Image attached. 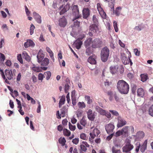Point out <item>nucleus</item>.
Returning <instances> with one entry per match:
<instances>
[{
    "label": "nucleus",
    "mask_w": 153,
    "mask_h": 153,
    "mask_svg": "<svg viewBox=\"0 0 153 153\" xmlns=\"http://www.w3.org/2000/svg\"><path fill=\"white\" fill-rule=\"evenodd\" d=\"M91 47L93 48H96L101 47L102 45V40L100 38H95L93 39L92 38H89L85 42V45L87 49L86 53L88 55L91 52L90 50L91 48Z\"/></svg>",
    "instance_id": "obj_1"
},
{
    "label": "nucleus",
    "mask_w": 153,
    "mask_h": 153,
    "mask_svg": "<svg viewBox=\"0 0 153 153\" xmlns=\"http://www.w3.org/2000/svg\"><path fill=\"white\" fill-rule=\"evenodd\" d=\"M129 86L128 84L123 80L118 81L117 88L119 92L122 94H127L129 90Z\"/></svg>",
    "instance_id": "obj_2"
},
{
    "label": "nucleus",
    "mask_w": 153,
    "mask_h": 153,
    "mask_svg": "<svg viewBox=\"0 0 153 153\" xmlns=\"http://www.w3.org/2000/svg\"><path fill=\"white\" fill-rule=\"evenodd\" d=\"M109 54V50L106 47L103 48L101 51V58L103 62H106L108 60Z\"/></svg>",
    "instance_id": "obj_3"
},
{
    "label": "nucleus",
    "mask_w": 153,
    "mask_h": 153,
    "mask_svg": "<svg viewBox=\"0 0 153 153\" xmlns=\"http://www.w3.org/2000/svg\"><path fill=\"white\" fill-rule=\"evenodd\" d=\"M92 19L93 22L94 24H92L91 25L89 29L90 30L93 31L94 32L97 33L100 32V30L97 25L98 21L96 16L95 15L93 16Z\"/></svg>",
    "instance_id": "obj_4"
},
{
    "label": "nucleus",
    "mask_w": 153,
    "mask_h": 153,
    "mask_svg": "<svg viewBox=\"0 0 153 153\" xmlns=\"http://www.w3.org/2000/svg\"><path fill=\"white\" fill-rule=\"evenodd\" d=\"M126 143L125 146L122 148L123 151L129 153L133 149L134 146L131 143L130 141L128 140H126Z\"/></svg>",
    "instance_id": "obj_5"
},
{
    "label": "nucleus",
    "mask_w": 153,
    "mask_h": 153,
    "mask_svg": "<svg viewBox=\"0 0 153 153\" xmlns=\"http://www.w3.org/2000/svg\"><path fill=\"white\" fill-rule=\"evenodd\" d=\"M76 19H75V17H74L73 19V21L74 22L73 25L71 26V27L72 28V30L71 33V35H72L73 33H75L78 31L79 27L80 22H79L76 20Z\"/></svg>",
    "instance_id": "obj_6"
},
{
    "label": "nucleus",
    "mask_w": 153,
    "mask_h": 153,
    "mask_svg": "<svg viewBox=\"0 0 153 153\" xmlns=\"http://www.w3.org/2000/svg\"><path fill=\"white\" fill-rule=\"evenodd\" d=\"M100 133V132L98 129L92 127L91 128L89 135L92 138L94 139L95 137H98Z\"/></svg>",
    "instance_id": "obj_7"
},
{
    "label": "nucleus",
    "mask_w": 153,
    "mask_h": 153,
    "mask_svg": "<svg viewBox=\"0 0 153 153\" xmlns=\"http://www.w3.org/2000/svg\"><path fill=\"white\" fill-rule=\"evenodd\" d=\"M72 13L75 19H78L81 17V15L79 14V10L78 6L74 5L72 7Z\"/></svg>",
    "instance_id": "obj_8"
},
{
    "label": "nucleus",
    "mask_w": 153,
    "mask_h": 153,
    "mask_svg": "<svg viewBox=\"0 0 153 153\" xmlns=\"http://www.w3.org/2000/svg\"><path fill=\"white\" fill-rule=\"evenodd\" d=\"M67 111V108L65 106L63 107L62 109L61 110V114H59V111H57L56 112V115L58 119H60L61 117H64Z\"/></svg>",
    "instance_id": "obj_9"
},
{
    "label": "nucleus",
    "mask_w": 153,
    "mask_h": 153,
    "mask_svg": "<svg viewBox=\"0 0 153 153\" xmlns=\"http://www.w3.org/2000/svg\"><path fill=\"white\" fill-rule=\"evenodd\" d=\"M105 129L107 133L109 134H110L112 133L114 129L115 126L114 124L113 123H110L105 126Z\"/></svg>",
    "instance_id": "obj_10"
},
{
    "label": "nucleus",
    "mask_w": 153,
    "mask_h": 153,
    "mask_svg": "<svg viewBox=\"0 0 153 153\" xmlns=\"http://www.w3.org/2000/svg\"><path fill=\"white\" fill-rule=\"evenodd\" d=\"M88 118L91 121H94L96 116L97 114L95 112H93L91 109H89L87 112Z\"/></svg>",
    "instance_id": "obj_11"
},
{
    "label": "nucleus",
    "mask_w": 153,
    "mask_h": 153,
    "mask_svg": "<svg viewBox=\"0 0 153 153\" xmlns=\"http://www.w3.org/2000/svg\"><path fill=\"white\" fill-rule=\"evenodd\" d=\"M97 7L98 11L101 17L103 19H105L106 18V14L102 8L100 4L98 3L97 4Z\"/></svg>",
    "instance_id": "obj_12"
},
{
    "label": "nucleus",
    "mask_w": 153,
    "mask_h": 153,
    "mask_svg": "<svg viewBox=\"0 0 153 153\" xmlns=\"http://www.w3.org/2000/svg\"><path fill=\"white\" fill-rule=\"evenodd\" d=\"M121 59L123 62L124 64L126 65L130 63L131 65H132V62L131 60L130 59L129 57H128L129 61L128 60V59L126 57L124 54H122L121 57Z\"/></svg>",
    "instance_id": "obj_13"
},
{
    "label": "nucleus",
    "mask_w": 153,
    "mask_h": 153,
    "mask_svg": "<svg viewBox=\"0 0 153 153\" xmlns=\"http://www.w3.org/2000/svg\"><path fill=\"white\" fill-rule=\"evenodd\" d=\"M5 76L8 80H11L13 79V75L11 70L6 69L5 71Z\"/></svg>",
    "instance_id": "obj_14"
},
{
    "label": "nucleus",
    "mask_w": 153,
    "mask_h": 153,
    "mask_svg": "<svg viewBox=\"0 0 153 153\" xmlns=\"http://www.w3.org/2000/svg\"><path fill=\"white\" fill-rule=\"evenodd\" d=\"M67 24V21L64 16H63L59 20V25L61 27H65Z\"/></svg>",
    "instance_id": "obj_15"
},
{
    "label": "nucleus",
    "mask_w": 153,
    "mask_h": 153,
    "mask_svg": "<svg viewBox=\"0 0 153 153\" xmlns=\"http://www.w3.org/2000/svg\"><path fill=\"white\" fill-rule=\"evenodd\" d=\"M118 122L117 125V126L118 128L122 127L126 123V122L125 120L120 117H118Z\"/></svg>",
    "instance_id": "obj_16"
},
{
    "label": "nucleus",
    "mask_w": 153,
    "mask_h": 153,
    "mask_svg": "<svg viewBox=\"0 0 153 153\" xmlns=\"http://www.w3.org/2000/svg\"><path fill=\"white\" fill-rule=\"evenodd\" d=\"M130 128L129 126H125L121 130L122 132V135L125 137H127L129 135V131Z\"/></svg>",
    "instance_id": "obj_17"
},
{
    "label": "nucleus",
    "mask_w": 153,
    "mask_h": 153,
    "mask_svg": "<svg viewBox=\"0 0 153 153\" xmlns=\"http://www.w3.org/2000/svg\"><path fill=\"white\" fill-rule=\"evenodd\" d=\"M45 56V55L43 53V51L40 49L38 52L37 55V58L38 59V62L40 63L42 62Z\"/></svg>",
    "instance_id": "obj_18"
},
{
    "label": "nucleus",
    "mask_w": 153,
    "mask_h": 153,
    "mask_svg": "<svg viewBox=\"0 0 153 153\" xmlns=\"http://www.w3.org/2000/svg\"><path fill=\"white\" fill-rule=\"evenodd\" d=\"M35 45V44L33 41L30 39H27V42L24 44V46L25 48H27L30 46L33 47Z\"/></svg>",
    "instance_id": "obj_19"
},
{
    "label": "nucleus",
    "mask_w": 153,
    "mask_h": 153,
    "mask_svg": "<svg viewBox=\"0 0 153 153\" xmlns=\"http://www.w3.org/2000/svg\"><path fill=\"white\" fill-rule=\"evenodd\" d=\"M112 153H120L121 151L119 148V145H115L113 146L111 149Z\"/></svg>",
    "instance_id": "obj_20"
},
{
    "label": "nucleus",
    "mask_w": 153,
    "mask_h": 153,
    "mask_svg": "<svg viewBox=\"0 0 153 153\" xmlns=\"http://www.w3.org/2000/svg\"><path fill=\"white\" fill-rule=\"evenodd\" d=\"M96 56L94 55L90 56L88 59V62L91 64H95L96 63Z\"/></svg>",
    "instance_id": "obj_21"
},
{
    "label": "nucleus",
    "mask_w": 153,
    "mask_h": 153,
    "mask_svg": "<svg viewBox=\"0 0 153 153\" xmlns=\"http://www.w3.org/2000/svg\"><path fill=\"white\" fill-rule=\"evenodd\" d=\"M144 136V133L142 131H139L137 132L136 135V139L137 140H139L143 138Z\"/></svg>",
    "instance_id": "obj_22"
},
{
    "label": "nucleus",
    "mask_w": 153,
    "mask_h": 153,
    "mask_svg": "<svg viewBox=\"0 0 153 153\" xmlns=\"http://www.w3.org/2000/svg\"><path fill=\"white\" fill-rule=\"evenodd\" d=\"M33 15L37 23L39 24L41 23L42 22L41 16L35 12L33 13Z\"/></svg>",
    "instance_id": "obj_23"
},
{
    "label": "nucleus",
    "mask_w": 153,
    "mask_h": 153,
    "mask_svg": "<svg viewBox=\"0 0 153 153\" xmlns=\"http://www.w3.org/2000/svg\"><path fill=\"white\" fill-rule=\"evenodd\" d=\"M83 17L86 19L89 15V10L88 8H84L82 10Z\"/></svg>",
    "instance_id": "obj_24"
},
{
    "label": "nucleus",
    "mask_w": 153,
    "mask_h": 153,
    "mask_svg": "<svg viewBox=\"0 0 153 153\" xmlns=\"http://www.w3.org/2000/svg\"><path fill=\"white\" fill-rule=\"evenodd\" d=\"M70 5L69 4L67 3L66 5L64 7V8L60 12V14L62 15L65 13L66 12L67 10H69L70 8Z\"/></svg>",
    "instance_id": "obj_25"
},
{
    "label": "nucleus",
    "mask_w": 153,
    "mask_h": 153,
    "mask_svg": "<svg viewBox=\"0 0 153 153\" xmlns=\"http://www.w3.org/2000/svg\"><path fill=\"white\" fill-rule=\"evenodd\" d=\"M137 94L138 96L143 97L144 95V91L142 88H140L137 90Z\"/></svg>",
    "instance_id": "obj_26"
},
{
    "label": "nucleus",
    "mask_w": 153,
    "mask_h": 153,
    "mask_svg": "<svg viewBox=\"0 0 153 153\" xmlns=\"http://www.w3.org/2000/svg\"><path fill=\"white\" fill-rule=\"evenodd\" d=\"M121 9V7H119L116 8L115 10H114V11H112L111 9V11L113 12L114 13H115V14L116 16H119L120 15Z\"/></svg>",
    "instance_id": "obj_27"
},
{
    "label": "nucleus",
    "mask_w": 153,
    "mask_h": 153,
    "mask_svg": "<svg viewBox=\"0 0 153 153\" xmlns=\"http://www.w3.org/2000/svg\"><path fill=\"white\" fill-rule=\"evenodd\" d=\"M74 44L75 45L76 48L78 49L80 48L82 44V42L78 39H77L75 42Z\"/></svg>",
    "instance_id": "obj_28"
},
{
    "label": "nucleus",
    "mask_w": 153,
    "mask_h": 153,
    "mask_svg": "<svg viewBox=\"0 0 153 153\" xmlns=\"http://www.w3.org/2000/svg\"><path fill=\"white\" fill-rule=\"evenodd\" d=\"M110 71L112 74H114L117 72L118 70L117 66H112L110 68Z\"/></svg>",
    "instance_id": "obj_29"
},
{
    "label": "nucleus",
    "mask_w": 153,
    "mask_h": 153,
    "mask_svg": "<svg viewBox=\"0 0 153 153\" xmlns=\"http://www.w3.org/2000/svg\"><path fill=\"white\" fill-rule=\"evenodd\" d=\"M147 141L145 140L143 144L141 146L140 151L142 152H144L147 148Z\"/></svg>",
    "instance_id": "obj_30"
},
{
    "label": "nucleus",
    "mask_w": 153,
    "mask_h": 153,
    "mask_svg": "<svg viewBox=\"0 0 153 153\" xmlns=\"http://www.w3.org/2000/svg\"><path fill=\"white\" fill-rule=\"evenodd\" d=\"M0 74L1 75L2 78L4 80V81L5 82L7 83V84H9L10 82L9 81L7 80L6 79V77H5V76L4 74V72L2 69H1L0 68Z\"/></svg>",
    "instance_id": "obj_31"
},
{
    "label": "nucleus",
    "mask_w": 153,
    "mask_h": 153,
    "mask_svg": "<svg viewBox=\"0 0 153 153\" xmlns=\"http://www.w3.org/2000/svg\"><path fill=\"white\" fill-rule=\"evenodd\" d=\"M96 109L97 111H98L100 114L104 115L106 113V111L103 110L99 106H96Z\"/></svg>",
    "instance_id": "obj_32"
},
{
    "label": "nucleus",
    "mask_w": 153,
    "mask_h": 153,
    "mask_svg": "<svg viewBox=\"0 0 153 153\" xmlns=\"http://www.w3.org/2000/svg\"><path fill=\"white\" fill-rule=\"evenodd\" d=\"M65 101V96H62L60 99L59 104V107L61 108L64 103Z\"/></svg>",
    "instance_id": "obj_33"
},
{
    "label": "nucleus",
    "mask_w": 153,
    "mask_h": 153,
    "mask_svg": "<svg viewBox=\"0 0 153 153\" xmlns=\"http://www.w3.org/2000/svg\"><path fill=\"white\" fill-rule=\"evenodd\" d=\"M22 56L27 61H29L30 60V57L27 54V53L26 51H24L22 53Z\"/></svg>",
    "instance_id": "obj_34"
},
{
    "label": "nucleus",
    "mask_w": 153,
    "mask_h": 153,
    "mask_svg": "<svg viewBox=\"0 0 153 153\" xmlns=\"http://www.w3.org/2000/svg\"><path fill=\"white\" fill-rule=\"evenodd\" d=\"M80 124L82 125V126L83 127H85L87 124L86 120L85 118L83 117L82 119H81L80 121Z\"/></svg>",
    "instance_id": "obj_35"
},
{
    "label": "nucleus",
    "mask_w": 153,
    "mask_h": 153,
    "mask_svg": "<svg viewBox=\"0 0 153 153\" xmlns=\"http://www.w3.org/2000/svg\"><path fill=\"white\" fill-rule=\"evenodd\" d=\"M42 65L43 66H46L48 65L49 62V59L46 58H45L44 60L42 61Z\"/></svg>",
    "instance_id": "obj_36"
},
{
    "label": "nucleus",
    "mask_w": 153,
    "mask_h": 153,
    "mask_svg": "<svg viewBox=\"0 0 153 153\" xmlns=\"http://www.w3.org/2000/svg\"><path fill=\"white\" fill-rule=\"evenodd\" d=\"M26 97L28 100H30V102L32 104H35L36 101L33 98L31 97L28 94H26Z\"/></svg>",
    "instance_id": "obj_37"
},
{
    "label": "nucleus",
    "mask_w": 153,
    "mask_h": 153,
    "mask_svg": "<svg viewBox=\"0 0 153 153\" xmlns=\"http://www.w3.org/2000/svg\"><path fill=\"white\" fill-rule=\"evenodd\" d=\"M63 133L64 135L66 136H69L71 134L70 131L66 128L63 129Z\"/></svg>",
    "instance_id": "obj_38"
},
{
    "label": "nucleus",
    "mask_w": 153,
    "mask_h": 153,
    "mask_svg": "<svg viewBox=\"0 0 153 153\" xmlns=\"http://www.w3.org/2000/svg\"><path fill=\"white\" fill-rule=\"evenodd\" d=\"M59 143L62 144V146H63L65 144L66 142V140L64 137H61L59 140Z\"/></svg>",
    "instance_id": "obj_39"
},
{
    "label": "nucleus",
    "mask_w": 153,
    "mask_h": 153,
    "mask_svg": "<svg viewBox=\"0 0 153 153\" xmlns=\"http://www.w3.org/2000/svg\"><path fill=\"white\" fill-rule=\"evenodd\" d=\"M78 107L80 109H82L85 108V104L83 102H79L78 103Z\"/></svg>",
    "instance_id": "obj_40"
},
{
    "label": "nucleus",
    "mask_w": 153,
    "mask_h": 153,
    "mask_svg": "<svg viewBox=\"0 0 153 153\" xmlns=\"http://www.w3.org/2000/svg\"><path fill=\"white\" fill-rule=\"evenodd\" d=\"M140 77L141 78V80L143 82L146 81L148 78V76L147 75L143 74H141Z\"/></svg>",
    "instance_id": "obj_41"
},
{
    "label": "nucleus",
    "mask_w": 153,
    "mask_h": 153,
    "mask_svg": "<svg viewBox=\"0 0 153 153\" xmlns=\"http://www.w3.org/2000/svg\"><path fill=\"white\" fill-rule=\"evenodd\" d=\"M33 70L35 72H39L42 71V68L39 67H34L32 68Z\"/></svg>",
    "instance_id": "obj_42"
},
{
    "label": "nucleus",
    "mask_w": 153,
    "mask_h": 153,
    "mask_svg": "<svg viewBox=\"0 0 153 153\" xmlns=\"http://www.w3.org/2000/svg\"><path fill=\"white\" fill-rule=\"evenodd\" d=\"M71 98L72 100V103L73 105H76V100L74 96V94H73V92L72 93Z\"/></svg>",
    "instance_id": "obj_43"
},
{
    "label": "nucleus",
    "mask_w": 153,
    "mask_h": 153,
    "mask_svg": "<svg viewBox=\"0 0 153 153\" xmlns=\"http://www.w3.org/2000/svg\"><path fill=\"white\" fill-rule=\"evenodd\" d=\"M35 28V26L33 24H31L30 25V35H32L34 33V30Z\"/></svg>",
    "instance_id": "obj_44"
},
{
    "label": "nucleus",
    "mask_w": 153,
    "mask_h": 153,
    "mask_svg": "<svg viewBox=\"0 0 153 153\" xmlns=\"http://www.w3.org/2000/svg\"><path fill=\"white\" fill-rule=\"evenodd\" d=\"M45 74L46 76V79L47 80H49L51 76V72L49 71H47L45 73Z\"/></svg>",
    "instance_id": "obj_45"
},
{
    "label": "nucleus",
    "mask_w": 153,
    "mask_h": 153,
    "mask_svg": "<svg viewBox=\"0 0 153 153\" xmlns=\"http://www.w3.org/2000/svg\"><path fill=\"white\" fill-rule=\"evenodd\" d=\"M113 25L115 29V31L117 32L118 31V28L117 26V22L115 21H114L113 22Z\"/></svg>",
    "instance_id": "obj_46"
},
{
    "label": "nucleus",
    "mask_w": 153,
    "mask_h": 153,
    "mask_svg": "<svg viewBox=\"0 0 153 153\" xmlns=\"http://www.w3.org/2000/svg\"><path fill=\"white\" fill-rule=\"evenodd\" d=\"M80 138L83 140H86L87 139V137H86V135L84 133H81L80 136Z\"/></svg>",
    "instance_id": "obj_47"
},
{
    "label": "nucleus",
    "mask_w": 153,
    "mask_h": 153,
    "mask_svg": "<svg viewBox=\"0 0 153 153\" xmlns=\"http://www.w3.org/2000/svg\"><path fill=\"white\" fill-rule=\"evenodd\" d=\"M85 98L86 101H87L88 104H90L92 102V100L91 99L90 97L89 96H85Z\"/></svg>",
    "instance_id": "obj_48"
},
{
    "label": "nucleus",
    "mask_w": 153,
    "mask_h": 153,
    "mask_svg": "<svg viewBox=\"0 0 153 153\" xmlns=\"http://www.w3.org/2000/svg\"><path fill=\"white\" fill-rule=\"evenodd\" d=\"M149 113L150 115L153 117V105L149 107Z\"/></svg>",
    "instance_id": "obj_49"
},
{
    "label": "nucleus",
    "mask_w": 153,
    "mask_h": 153,
    "mask_svg": "<svg viewBox=\"0 0 153 153\" xmlns=\"http://www.w3.org/2000/svg\"><path fill=\"white\" fill-rule=\"evenodd\" d=\"M136 147L135 149V151L136 152H139L140 147V142H137L136 144Z\"/></svg>",
    "instance_id": "obj_50"
},
{
    "label": "nucleus",
    "mask_w": 153,
    "mask_h": 153,
    "mask_svg": "<svg viewBox=\"0 0 153 153\" xmlns=\"http://www.w3.org/2000/svg\"><path fill=\"white\" fill-rule=\"evenodd\" d=\"M69 129L71 131H74L76 129V126L73 125L70 123H69Z\"/></svg>",
    "instance_id": "obj_51"
},
{
    "label": "nucleus",
    "mask_w": 153,
    "mask_h": 153,
    "mask_svg": "<svg viewBox=\"0 0 153 153\" xmlns=\"http://www.w3.org/2000/svg\"><path fill=\"white\" fill-rule=\"evenodd\" d=\"M82 111L79 109H78L76 112V114L78 117H81L82 116Z\"/></svg>",
    "instance_id": "obj_52"
},
{
    "label": "nucleus",
    "mask_w": 153,
    "mask_h": 153,
    "mask_svg": "<svg viewBox=\"0 0 153 153\" xmlns=\"http://www.w3.org/2000/svg\"><path fill=\"white\" fill-rule=\"evenodd\" d=\"M1 28L4 31H5L8 30V28L6 24H3Z\"/></svg>",
    "instance_id": "obj_53"
},
{
    "label": "nucleus",
    "mask_w": 153,
    "mask_h": 153,
    "mask_svg": "<svg viewBox=\"0 0 153 153\" xmlns=\"http://www.w3.org/2000/svg\"><path fill=\"white\" fill-rule=\"evenodd\" d=\"M109 112L111 113V114L114 115L116 116H117L119 115L118 113L115 110H110L109 111Z\"/></svg>",
    "instance_id": "obj_54"
},
{
    "label": "nucleus",
    "mask_w": 153,
    "mask_h": 153,
    "mask_svg": "<svg viewBox=\"0 0 153 153\" xmlns=\"http://www.w3.org/2000/svg\"><path fill=\"white\" fill-rule=\"evenodd\" d=\"M122 135V132L121 130H119L117 131L116 133H114L113 134V135H114L115 136L117 137L120 136V135Z\"/></svg>",
    "instance_id": "obj_55"
},
{
    "label": "nucleus",
    "mask_w": 153,
    "mask_h": 153,
    "mask_svg": "<svg viewBox=\"0 0 153 153\" xmlns=\"http://www.w3.org/2000/svg\"><path fill=\"white\" fill-rule=\"evenodd\" d=\"M17 59L21 63H23V61L22 58V56L21 54H18L17 56Z\"/></svg>",
    "instance_id": "obj_56"
},
{
    "label": "nucleus",
    "mask_w": 153,
    "mask_h": 153,
    "mask_svg": "<svg viewBox=\"0 0 153 153\" xmlns=\"http://www.w3.org/2000/svg\"><path fill=\"white\" fill-rule=\"evenodd\" d=\"M5 59V56L4 55L1 53H0V60L4 62Z\"/></svg>",
    "instance_id": "obj_57"
},
{
    "label": "nucleus",
    "mask_w": 153,
    "mask_h": 153,
    "mask_svg": "<svg viewBox=\"0 0 153 153\" xmlns=\"http://www.w3.org/2000/svg\"><path fill=\"white\" fill-rule=\"evenodd\" d=\"M45 77L44 75L42 73H39L38 75V79L42 81Z\"/></svg>",
    "instance_id": "obj_58"
},
{
    "label": "nucleus",
    "mask_w": 153,
    "mask_h": 153,
    "mask_svg": "<svg viewBox=\"0 0 153 153\" xmlns=\"http://www.w3.org/2000/svg\"><path fill=\"white\" fill-rule=\"evenodd\" d=\"M79 142V139L78 138H75L74 139H73L72 141V142L75 145H77L78 144Z\"/></svg>",
    "instance_id": "obj_59"
},
{
    "label": "nucleus",
    "mask_w": 153,
    "mask_h": 153,
    "mask_svg": "<svg viewBox=\"0 0 153 153\" xmlns=\"http://www.w3.org/2000/svg\"><path fill=\"white\" fill-rule=\"evenodd\" d=\"M25 11L26 12V14L27 16H29V14L30 13V12L29 11L28 8L26 6H25Z\"/></svg>",
    "instance_id": "obj_60"
},
{
    "label": "nucleus",
    "mask_w": 153,
    "mask_h": 153,
    "mask_svg": "<svg viewBox=\"0 0 153 153\" xmlns=\"http://www.w3.org/2000/svg\"><path fill=\"white\" fill-rule=\"evenodd\" d=\"M69 88V85L68 84H65V91L66 93H68Z\"/></svg>",
    "instance_id": "obj_61"
},
{
    "label": "nucleus",
    "mask_w": 153,
    "mask_h": 153,
    "mask_svg": "<svg viewBox=\"0 0 153 153\" xmlns=\"http://www.w3.org/2000/svg\"><path fill=\"white\" fill-rule=\"evenodd\" d=\"M38 106L37 108L36 111L37 113H39L41 111V105L39 102H38Z\"/></svg>",
    "instance_id": "obj_62"
},
{
    "label": "nucleus",
    "mask_w": 153,
    "mask_h": 153,
    "mask_svg": "<svg viewBox=\"0 0 153 153\" xmlns=\"http://www.w3.org/2000/svg\"><path fill=\"white\" fill-rule=\"evenodd\" d=\"M80 148L81 149V150L84 151V152H85L87 150V148L86 147H85L84 145H83L82 144H81L80 145Z\"/></svg>",
    "instance_id": "obj_63"
},
{
    "label": "nucleus",
    "mask_w": 153,
    "mask_h": 153,
    "mask_svg": "<svg viewBox=\"0 0 153 153\" xmlns=\"http://www.w3.org/2000/svg\"><path fill=\"white\" fill-rule=\"evenodd\" d=\"M5 64L6 66L8 67H10L11 65V62L10 60H7Z\"/></svg>",
    "instance_id": "obj_64"
}]
</instances>
